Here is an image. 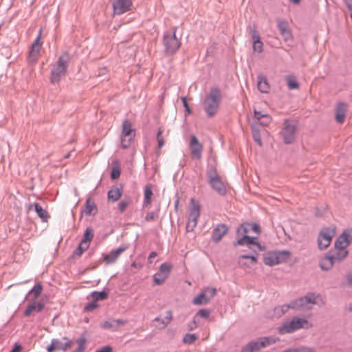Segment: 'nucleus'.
Segmentation results:
<instances>
[{"label": "nucleus", "mask_w": 352, "mask_h": 352, "mask_svg": "<svg viewBox=\"0 0 352 352\" xmlns=\"http://www.w3.org/2000/svg\"><path fill=\"white\" fill-rule=\"evenodd\" d=\"M243 246L253 251L252 254H243V258H250L253 263L257 261V256L264 248L258 242L261 234L260 226L256 223H243Z\"/></svg>", "instance_id": "obj_1"}, {"label": "nucleus", "mask_w": 352, "mask_h": 352, "mask_svg": "<svg viewBox=\"0 0 352 352\" xmlns=\"http://www.w3.org/2000/svg\"><path fill=\"white\" fill-rule=\"evenodd\" d=\"M312 326V324L305 318L294 317L290 321L285 322L279 326L278 332L281 335L292 333L300 329H309Z\"/></svg>", "instance_id": "obj_2"}, {"label": "nucleus", "mask_w": 352, "mask_h": 352, "mask_svg": "<svg viewBox=\"0 0 352 352\" xmlns=\"http://www.w3.org/2000/svg\"><path fill=\"white\" fill-rule=\"evenodd\" d=\"M69 61V55L67 52H64L60 56L51 72L50 81L52 83L59 82L61 77L65 75Z\"/></svg>", "instance_id": "obj_3"}, {"label": "nucleus", "mask_w": 352, "mask_h": 352, "mask_svg": "<svg viewBox=\"0 0 352 352\" xmlns=\"http://www.w3.org/2000/svg\"><path fill=\"white\" fill-rule=\"evenodd\" d=\"M221 96L220 91L217 89H212L206 98L204 104L207 115L213 116L218 110Z\"/></svg>", "instance_id": "obj_4"}, {"label": "nucleus", "mask_w": 352, "mask_h": 352, "mask_svg": "<svg viewBox=\"0 0 352 352\" xmlns=\"http://www.w3.org/2000/svg\"><path fill=\"white\" fill-rule=\"evenodd\" d=\"M176 32L177 28L174 27L171 29V32H166L164 35L163 43L167 54H174L181 46V41L177 38Z\"/></svg>", "instance_id": "obj_5"}, {"label": "nucleus", "mask_w": 352, "mask_h": 352, "mask_svg": "<svg viewBox=\"0 0 352 352\" xmlns=\"http://www.w3.org/2000/svg\"><path fill=\"white\" fill-rule=\"evenodd\" d=\"M296 131V125L288 120H285L279 135L285 144H290L295 141Z\"/></svg>", "instance_id": "obj_6"}, {"label": "nucleus", "mask_w": 352, "mask_h": 352, "mask_svg": "<svg viewBox=\"0 0 352 352\" xmlns=\"http://www.w3.org/2000/svg\"><path fill=\"white\" fill-rule=\"evenodd\" d=\"M201 206L195 199H190V207L189 216L186 223L187 232H192L197 225L198 219L200 216Z\"/></svg>", "instance_id": "obj_7"}, {"label": "nucleus", "mask_w": 352, "mask_h": 352, "mask_svg": "<svg viewBox=\"0 0 352 352\" xmlns=\"http://www.w3.org/2000/svg\"><path fill=\"white\" fill-rule=\"evenodd\" d=\"M290 256V252L287 250L278 252H269L263 256V262L265 265L273 266L286 261Z\"/></svg>", "instance_id": "obj_8"}, {"label": "nucleus", "mask_w": 352, "mask_h": 352, "mask_svg": "<svg viewBox=\"0 0 352 352\" xmlns=\"http://www.w3.org/2000/svg\"><path fill=\"white\" fill-rule=\"evenodd\" d=\"M276 342L272 337H262L256 340L251 341L243 347V352H258Z\"/></svg>", "instance_id": "obj_9"}, {"label": "nucleus", "mask_w": 352, "mask_h": 352, "mask_svg": "<svg viewBox=\"0 0 352 352\" xmlns=\"http://www.w3.org/2000/svg\"><path fill=\"white\" fill-rule=\"evenodd\" d=\"M135 135V132L132 124L129 120H124L122 123L121 134V146L123 148H129Z\"/></svg>", "instance_id": "obj_10"}, {"label": "nucleus", "mask_w": 352, "mask_h": 352, "mask_svg": "<svg viewBox=\"0 0 352 352\" xmlns=\"http://www.w3.org/2000/svg\"><path fill=\"white\" fill-rule=\"evenodd\" d=\"M336 234L334 228H324L319 233L318 237V245L320 250H324L328 248L331 242L333 237Z\"/></svg>", "instance_id": "obj_11"}, {"label": "nucleus", "mask_w": 352, "mask_h": 352, "mask_svg": "<svg viewBox=\"0 0 352 352\" xmlns=\"http://www.w3.org/2000/svg\"><path fill=\"white\" fill-rule=\"evenodd\" d=\"M217 290L213 287H207L192 300V303L195 305H201L208 304L216 295Z\"/></svg>", "instance_id": "obj_12"}, {"label": "nucleus", "mask_w": 352, "mask_h": 352, "mask_svg": "<svg viewBox=\"0 0 352 352\" xmlns=\"http://www.w3.org/2000/svg\"><path fill=\"white\" fill-rule=\"evenodd\" d=\"M171 269L172 265L167 263L160 265L158 272L153 275L154 284L156 285H162L169 276Z\"/></svg>", "instance_id": "obj_13"}, {"label": "nucleus", "mask_w": 352, "mask_h": 352, "mask_svg": "<svg viewBox=\"0 0 352 352\" xmlns=\"http://www.w3.org/2000/svg\"><path fill=\"white\" fill-rule=\"evenodd\" d=\"M94 237V232L91 228H87L84 233L83 239L81 241L78 249L74 252V255L80 256L86 251Z\"/></svg>", "instance_id": "obj_14"}, {"label": "nucleus", "mask_w": 352, "mask_h": 352, "mask_svg": "<svg viewBox=\"0 0 352 352\" xmlns=\"http://www.w3.org/2000/svg\"><path fill=\"white\" fill-rule=\"evenodd\" d=\"M41 34L42 30L41 29L37 38L31 45L28 55V60L31 63H35L39 57L40 50L42 47V42L41 41Z\"/></svg>", "instance_id": "obj_15"}, {"label": "nucleus", "mask_w": 352, "mask_h": 352, "mask_svg": "<svg viewBox=\"0 0 352 352\" xmlns=\"http://www.w3.org/2000/svg\"><path fill=\"white\" fill-rule=\"evenodd\" d=\"M46 301L44 299H39L38 301H30L24 311V316L29 317L37 313L41 312L45 308Z\"/></svg>", "instance_id": "obj_16"}, {"label": "nucleus", "mask_w": 352, "mask_h": 352, "mask_svg": "<svg viewBox=\"0 0 352 352\" xmlns=\"http://www.w3.org/2000/svg\"><path fill=\"white\" fill-rule=\"evenodd\" d=\"M65 342H62L58 339H53L51 344L47 347V352H54L56 350L66 351L70 349L73 344V342L69 338L64 337Z\"/></svg>", "instance_id": "obj_17"}, {"label": "nucleus", "mask_w": 352, "mask_h": 352, "mask_svg": "<svg viewBox=\"0 0 352 352\" xmlns=\"http://www.w3.org/2000/svg\"><path fill=\"white\" fill-rule=\"evenodd\" d=\"M189 146L191 157L195 160H200L203 151V145L195 135L190 137Z\"/></svg>", "instance_id": "obj_18"}, {"label": "nucleus", "mask_w": 352, "mask_h": 352, "mask_svg": "<svg viewBox=\"0 0 352 352\" xmlns=\"http://www.w3.org/2000/svg\"><path fill=\"white\" fill-rule=\"evenodd\" d=\"M113 13L115 14H122L129 11L132 7L131 0H113L112 2Z\"/></svg>", "instance_id": "obj_19"}, {"label": "nucleus", "mask_w": 352, "mask_h": 352, "mask_svg": "<svg viewBox=\"0 0 352 352\" xmlns=\"http://www.w3.org/2000/svg\"><path fill=\"white\" fill-rule=\"evenodd\" d=\"M128 245H122L111 251L109 254L103 256L104 261L107 265L114 263L120 254L128 249Z\"/></svg>", "instance_id": "obj_20"}, {"label": "nucleus", "mask_w": 352, "mask_h": 352, "mask_svg": "<svg viewBox=\"0 0 352 352\" xmlns=\"http://www.w3.org/2000/svg\"><path fill=\"white\" fill-rule=\"evenodd\" d=\"M277 27L285 41L287 42L293 39L292 34L289 28V25L287 21L278 19Z\"/></svg>", "instance_id": "obj_21"}, {"label": "nucleus", "mask_w": 352, "mask_h": 352, "mask_svg": "<svg viewBox=\"0 0 352 352\" xmlns=\"http://www.w3.org/2000/svg\"><path fill=\"white\" fill-rule=\"evenodd\" d=\"M351 241V237L349 234H348L346 231H344L342 234L339 236V237L336 239L335 242V249L336 250H346L347 246L349 245Z\"/></svg>", "instance_id": "obj_22"}, {"label": "nucleus", "mask_w": 352, "mask_h": 352, "mask_svg": "<svg viewBox=\"0 0 352 352\" xmlns=\"http://www.w3.org/2000/svg\"><path fill=\"white\" fill-rule=\"evenodd\" d=\"M210 183L212 188L216 190L219 195H223L226 192V184L221 180L220 177L217 175L211 177Z\"/></svg>", "instance_id": "obj_23"}, {"label": "nucleus", "mask_w": 352, "mask_h": 352, "mask_svg": "<svg viewBox=\"0 0 352 352\" xmlns=\"http://www.w3.org/2000/svg\"><path fill=\"white\" fill-rule=\"evenodd\" d=\"M43 291V287L41 283H37L33 288L28 292L26 300L28 301H38Z\"/></svg>", "instance_id": "obj_24"}, {"label": "nucleus", "mask_w": 352, "mask_h": 352, "mask_svg": "<svg viewBox=\"0 0 352 352\" xmlns=\"http://www.w3.org/2000/svg\"><path fill=\"white\" fill-rule=\"evenodd\" d=\"M347 109V105L344 102H339L336 108V121L342 124L345 118L346 113Z\"/></svg>", "instance_id": "obj_25"}, {"label": "nucleus", "mask_w": 352, "mask_h": 352, "mask_svg": "<svg viewBox=\"0 0 352 352\" xmlns=\"http://www.w3.org/2000/svg\"><path fill=\"white\" fill-rule=\"evenodd\" d=\"M251 38L253 43V50L261 53L263 52V43L261 41L258 32L254 28L251 30Z\"/></svg>", "instance_id": "obj_26"}, {"label": "nucleus", "mask_w": 352, "mask_h": 352, "mask_svg": "<svg viewBox=\"0 0 352 352\" xmlns=\"http://www.w3.org/2000/svg\"><path fill=\"white\" fill-rule=\"evenodd\" d=\"M336 262L331 256V252H329L320 261V267L322 270L328 271L332 268Z\"/></svg>", "instance_id": "obj_27"}, {"label": "nucleus", "mask_w": 352, "mask_h": 352, "mask_svg": "<svg viewBox=\"0 0 352 352\" xmlns=\"http://www.w3.org/2000/svg\"><path fill=\"white\" fill-rule=\"evenodd\" d=\"M228 228L223 224L218 225L214 230L212 234V240L215 242H219L222 237L227 233Z\"/></svg>", "instance_id": "obj_28"}, {"label": "nucleus", "mask_w": 352, "mask_h": 352, "mask_svg": "<svg viewBox=\"0 0 352 352\" xmlns=\"http://www.w3.org/2000/svg\"><path fill=\"white\" fill-rule=\"evenodd\" d=\"M257 87L262 93H267L270 90V85L265 76L262 74L258 76Z\"/></svg>", "instance_id": "obj_29"}, {"label": "nucleus", "mask_w": 352, "mask_h": 352, "mask_svg": "<svg viewBox=\"0 0 352 352\" xmlns=\"http://www.w3.org/2000/svg\"><path fill=\"white\" fill-rule=\"evenodd\" d=\"M153 189L151 184H147L144 191V206L147 207L151 205L152 201Z\"/></svg>", "instance_id": "obj_30"}, {"label": "nucleus", "mask_w": 352, "mask_h": 352, "mask_svg": "<svg viewBox=\"0 0 352 352\" xmlns=\"http://www.w3.org/2000/svg\"><path fill=\"white\" fill-rule=\"evenodd\" d=\"M173 315L170 311H167L164 317L160 316L155 319L156 322H160V328L166 327L172 320Z\"/></svg>", "instance_id": "obj_31"}, {"label": "nucleus", "mask_w": 352, "mask_h": 352, "mask_svg": "<svg viewBox=\"0 0 352 352\" xmlns=\"http://www.w3.org/2000/svg\"><path fill=\"white\" fill-rule=\"evenodd\" d=\"M348 255L346 250H336L333 253L331 252V256L335 262H340L344 259Z\"/></svg>", "instance_id": "obj_32"}, {"label": "nucleus", "mask_w": 352, "mask_h": 352, "mask_svg": "<svg viewBox=\"0 0 352 352\" xmlns=\"http://www.w3.org/2000/svg\"><path fill=\"white\" fill-rule=\"evenodd\" d=\"M122 192L120 188H114L111 189L108 192V198L112 201H118L122 196Z\"/></svg>", "instance_id": "obj_33"}, {"label": "nucleus", "mask_w": 352, "mask_h": 352, "mask_svg": "<svg viewBox=\"0 0 352 352\" xmlns=\"http://www.w3.org/2000/svg\"><path fill=\"white\" fill-rule=\"evenodd\" d=\"M35 210L38 215V217L43 221H47L49 218V215L47 212L43 209L38 203H35L34 204Z\"/></svg>", "instance_id": "obj_34"}, {"label": "nucleus", "mask_w": 352, "mask_h": 352, "mask_svg": "<svg viewBox=\"0 0 352 352\" xmlns=\"http://www.w3.org/2000/svg\"><path fill=\"white\" fill-rule=\"evenodd\" d=\"M285 80L289 89H297L299 88V83L294 76H286Z\"/></svg>", "instance_id": "obj_35"}, {"label": "nucleus", "mask_w": 352, "mask_h": 352, "mask_svg": "<svg viewBox=\"0 0 352 352\" xmlns=\"http://www.w3.org/2000/svg\"><path fill=\"white\" fill-rule=\"evenodd\" d=\"M97 210L96 204L90 199H87L86 201L85 208L84 212L86 215H91L94 214Z\"/></svg>", "instance_id": "obj_36"}, {"label": "nucleus", "mask_w": 352, "mask_h": 352, "mask_svg": "<svg viewBox=\"0 0 352 352\" xmlns=\"http://www.w3.org/2000/svg\"><path fill=\"white\" fill-rule=\"evenodd\" d=\"M289 309H291L290 303L288 305H283L281 306L276 307L274 309V315L278 318L281 317Z\"/></svg>", "instance_id": "obj_37"}, {"label": "nucleus", "mask_w": 352, "mask_h": 352, "mask_svg": "<svg viewBox=\"0 0 352 352\" xmlns=\"http://www.w3.org/2000/svg\"><path fill=\"white\" fill-rule=\"evenodd\" d=\"M252 136H253L254 141L260 146H262L263 143H262V140H261V130L258 129V127L257 126H252Z\"/></svg>", "instance_id": "obj_38"}, {"label": "nucleus", "mask_w": 352, "mask_h": 352, "mask_svg": "<svg viewBox=\"0 0 352 352\" xmlns=\"http://www.w3.org/2000/svg\"><path fill=\"white\" fill-rule=\"evenodd\" d=\"M307 306L304 297H300L290 302L291 309H298Z\"/></svg>", "instance_id": "obj_39"}, {"label": "nucleus", "mask_w": 352, "mask_h": 352, "mask_svg": "<svg viewBox=\"0 0 352 352\" xmlns=\"http://www.w3.org/2000/svg\"><path fill=\"white\" fill-rule=\"evenodd\" d=\"M283 352H316V350L309 346H302L297 348L288 349Z\"/></svg>", "instance_id": "obj_40"}, {"label": "nucleus", "mask_w": 352, "mask_h": 352, "mask_svg": "<svg viewBox=\"0 0 352 352\" xmlns=\"http://www.w3.org/2000/svg\"><path fill=\"white\" fill-rule=\"evenodd\" d=\"M76 343L78 345L77 349L74 350L72 352H83L85 349L87 340L85 337H80L76 340Z\"/></svg>", "instance_id": "obj_41"}, {"label": "nucleus", "mask_w": 352, "mask_h": 352, "mask_svg": "<svg viewBox=\"0 0 352 352\" xmlns=\"http://www.w3.org/2000/svg\"><path fill=\"white\" fill-rule=\"evenodd\" d=\"M196 334L187 333L183 338V342L187 344H191L197 340Z\"/></svg>", "instance_id": "obj_42"}, {"label": "nucleus", "mask_w": 352, "mask_h": 352, "mask_svg": "<svg viewBox=\"0 0 352 352\" xmlns=\"http://www.w3.org/2000/svg\"><path fill=\"white\" fill-rule=\"evenodd\" d=\"M92 298L95 300H102L107 297V293L105 292H95L91 294Z\"/></svg>", "instance_id": "obj_43"}, {"label": "nucleus", "mask_w": 352, "mask_h": 352, "mask_svg": "<svg viewBox=\"0 0 352 352\" xmlns=\"http://www.w3.org/2000/svg\"><path fill=\"white\" fill-rule=\"evenodd\" d=\"M210 314V311L208 309H200L194 317H196V320H197L198 317H201L204 318H208Z\"/></svg>", "instance_id": "obj_44"}, {"label": "nucleus", "mask_w": 352, "mask_h": 352, "mask_svg": "<svg viewBox=\"0 0 352 352\" xmlns=\"http://www.w3.org/2000/svg\"><path fill=\"white\" fill-rule=\"evenodd\" d=\"M304 299L307 305L308 304L315 305L316 304V298L314 294H309L305 296H304Z\"/></svg>", "instance_id": "obj_45"}, {"label": "nucleus", "mask_w": 352, "mask_h": 352, "mask_svg": "<svg viewBox=\"0 0 352 352\" xmlns=\"http://www.w3.org/2000/svg\"><path fill=\"white\" fill-rule=\"evenodd\" d=\"M162 133H163L162 129H159L157 135V143H158V147L160 148H162L164 145V140L162 135Z\"/></svg>", "instance_id": "obj_46"}, {"label": "nucleus", "mask_w": 352, "mask_h": 352, "mask_svg": "<svg viewBox=\"0 0 352 352\" xmlns=\"http://www.w3.org/2000/svg\"><path fill=\"white\" fill-rule=\"evenodd\" d=\"M157 218V213L155 212H149L145 217V220L148 222L155 221Z\"/></svg>", "instance_id": "obj_47"}, {"label": "nucleus", "mask_w": 352, "mask_h": 352, "mask_svg": "<svg viewBox=\"0 0 352 352\" xmlns=\"http://www.w3.org/2000/svg\"><path fill=\"white\" fill-rule=\"evenodd\" d=\"M198 327V321L196 320V317H193L191 322L188 324V330L192 331Z\"/></svg>", "instance_id": "obj_48"}, {"label": "nucleus", "mask_w": 352, "mask_h": 352, "mask_svg": "<svg viewBox=\"0 0 352 352\" xmlns=\"http://www.w3.org/2000/svg\"><path fill=\"white\" fill-rule=\"evenodd\" d=\"M271 121H272L271 117L269 115H267V116H265L264 118L262 119V120H261L258 122H260V124L261 126H267L270 124Z\"/></svg>", "instance_id": "obj_49"}, {"label": "nucleus", "mask_w": 352, "mask_h": 352, "mask_svg": "<svg viewBox=\"0 0 352 352\" xmlns=\"http://www.w3.org/2000/svg\"><path fill=\"white\" fill-rule=\"evenodd\" d=\"M129 202L126 200H123L118 204V209L120 212H123L128 207Z\"/></svg>", "instance_id": "obj_50"}, {"label": "nucleus", "mask_w": 352, "mask_h": 352, "mask_svg": "<svg viewBox=\"0 0 352 352\" xmlns=\"http://www.w3.org/2000/svg\"><path fill=\"white\" fill-rule=\"evenodd\" d=\"M113 323L115 324V329L123 326L127 323V320L122 319L113 320Z\"/></svg>", "instance_id": "obj_51"}, {"label": "nucleus", "mask_w": 352, "mask_h": 352, "mask_svg": "<svg viewBox=\"0 0 352 352\" xmlns=\"http://www.w3.org/2000/svg\"><path fill=\"white\" fill-rule=\"evenodd\" d=\"M101 327L103 329H115V324L113 323V320L111 322L110 321H105L102 324H101Z\"/></svg>", "instance_id": "obj_52"}, {"label": "nucleus", "mask_w": 352, "mask_h": 352, "mask_svg": "<svg viewBox=\"0 0 352 352\" xmlns=\"http://www.w3.org/2000/svg\"><path fill=\"white\" fill-rule=\"evenodd\" d=\"M98 307V305L96 302L89 303L85 307V310L87 311H91L94 309H96Z\"/></svg>", "instance_id": "obj_53"}, {"label": "nucleus", "mask_w": 352, "mask_h": 352, "mask_svg": "<svg viewBox=\"0 0 352 352\" xmlns=\"http://www.w3.org/2000/svg\"><path fill=\"white\" fill-rule=\"evenodd\" d=\"M181 100H182V103H183V104H184V107H185V109H186V113H187L188 115V114H190V113H191V111H190V107H189V105H188V102H187L186 98H185V97H182V98H181Z\"/></svg>", "instance_id": "obj_54"}, {"label": "nucleus", "mask_w": 352, "mask_h": 352, "mask_svg": "<svg viewBox=\"0 0 352 352\" xmlns=\"http://www.w3.org/2000/svg\"><path fill=\"white\" fill-rule=\"evenodd\" d=\"M268 114L267 113H263L261 111H254V116H255V118L258 120V121H260L261 120H262L265 116H267Z\"/></svg>", "instance_id": "obj_55"}, {"label": "nucleus", "mask_w": 352, "mask_h": 352, "mask_svg": "<svg viewBox=\"0 0 352 352\" xmlns=\"http://www.w3.org/2000/svg\"><path fill=\"white\" fill-rule=\"evenodd\" d=\"M112 347L110 346H105L97 350L96 352H112Z\"/></svg>", "instance_id": "obj_56"}, {"label": "nucleus", "mask_w": 352, "mask_h": 352, "mask_svg": "<svg viewBox=\"0 0 352 352\" xmlns=\"http://www.w3.org/2000/svg\"><path fill=\"white\" fill-rule=\"evenodd\" d=\"M21 351H22L21 345L19 343L16 342L14 344V348L12 349V350L10 352H21Z\"/></svg>", "instance_id": "obj_57"}, {"label": "nucleus", "mask_w": 352, "mask_h": 352, "mask_svg": "<svg viewBox=\"0 0 352 352\" xmlns=\"http://www.w3.org/2000/svg\"><path fill=\"white\" fill-rule=\"evenodd\" d=\"M157 256V254L155 252H152L149 254L148 258V263H152L153 258H155Z\"/></svg>", "instance_id": "obj_58"}, {"label": "nucleus", "mask_w": 352, "mask_h": 352, "mask_svg": "<svg viewBox=\"0 0 352 352\" xmlns=\"http://www.w3.org/2000/svg\"><path fill=\"white\" fill-rule=\"evenodd\" d=\"M120 176V170L113 169L111 173L112 179H117Z\"/></svg>", "instance_id": "obj_59"}, {"label": "nucleus", "mask_w": 352, "mask_h": 352, "mask_svg": "<svg viewBox=\"0 0 352 352\" xmlns=\"http://www.w3.org/2000/svg\"><path fill=\"white\" fill-rule=\"evenodd\" d=\"M349 10H352V0H343Z\"/></svg>", "instance_id": "obj_60"}, {"label": "nucleus", "mask_w": 352, "mask_h": 352, "mask_svg": "<svg viewBox=\"0 0 352 352\" xmlns=\"http://www.w3.org/2000/svg\"><path fill=\"white\" fill-rule=\"evenodd\" d=\"M346 280H347L348 284L350 285H352V272L349 273L347 274Z\"/></svg>", "instance_id": "obj_61"}, {"label": "nucleus", "mask_w": 352, "mask_h": 352, "mask_svg": "<svg viewBox=\"0 0 352 352\" xmlns=\"http://www.w3.org/2000/svg\"><path fill=\"white\" fill-rule=\"evenodd\" d=\"M234 245L235 246L236 245H242V238L238 239L236 243H235Z\"/></svg>", "instance_id": "obj_62"}, {"label": "nucleus", "mask_w": 352, "mask_h": 352, "mask_svg": "<svg viewBox=\"0 0 352 352\" xmlns=\"http://www.w3.org/2000/svg\"><path fill=\"white\" fill-rule=\"evenodd\" d=\"M291 3H293L294 4H299L301 1V0H289Z\"/></svg>", "instance_id": "obj_63"}, {"label": "nucleus", "mask_w": 352, "mask_h": 352, "mask_svg": "<svg viewBox=\"0 0 352 352\" xmlns=\"http://www.w3.org/2000/svg\"><path fill=\"white\" fill-rule=\"evenodd\" d=\"M69 156H70V153H68L67 154H66V155H65V159L69 158Z\"/></svg>", "instance_id": "obj_64"}]
</instances>
